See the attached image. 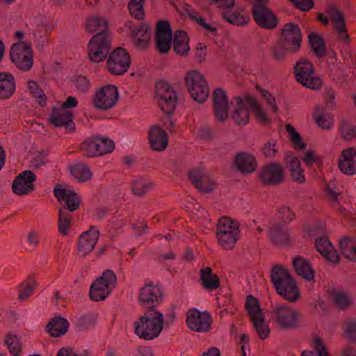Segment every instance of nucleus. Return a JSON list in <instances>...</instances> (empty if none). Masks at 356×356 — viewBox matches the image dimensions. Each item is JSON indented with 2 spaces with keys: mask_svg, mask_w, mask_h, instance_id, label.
Wrapping results in <instances>:
<instances>
[{
  "mask_svg": "<svg viewBox=\"0 0 356 356\" xmlns=\"http://www.w3.org/2000/svg\"><path fill=\"white\" fill-rule=\"evenodd\" d=\"M86 29L88 32H97L88 44V56L91 61L104 60L108 54L111 46V36L108 31L106 20L97 16H91L86 20Z\"/></svg>",
  "mask_w": 356,
  "mask_h": 356,
  "instance_id": "obj_1",
  "label": "nucleus"
},
{
  "mask_svg": "<svg viewBox=\"0 0 356 356\" xmlns=\"http://www.w3.org/2000/svg\"><path fill=\"white\" fill-rule=\"evenodd\" d=\"M213 106L215 118L224 122L229 118L228 97L222 88H216L213 93Z\"/></svg>",
  "mask_w": 356,
  "mask_h": 356,
  "instance_id": "obj_19",
  "label": "nucleus"
},
{
  "mask_svg": "<svg viewBox=\"0 0 356 356\" xmlns=\"http://www.w3.org/2000/svg\"><path fill=\"white\" fill-rule=\"evenodd\" d=\"M334 29L337 31L341 40L348 43L350 40L346 29L344 17L332 22Z\"/></svg>",
  "mask_w": 356,
  "mask_h": 356,
  "instance_id": "obj_54",
  "label": "nucleus"
},
{
  "mask_svg": "<svg viewBox=\"0 0 356 356\" xmlns=\"http://www.w3.org/2000/svg\"><path fill=\"white\" fill-rule=\"evenodd\" d=\"M97 145L95 138L88 139L81 143L80 149L86 156H96L97 155Z\"/></svg>",
  "mask_w": 356,
  "mask_h": 356,
  "instance_id": "obj_51",
  "label": "nucleus"
},
{
  "mask_svg": "<svg viewBox=\"0 0 356 356\" xmlns=\"http://www.w3.org/2000/svg\"><path fill=\"white\" fill-rule=\"evenodd\" d=\"M188 179L197 189L200 190V170L199 168L188 172Z\"/></svg>",
  "mask_w": 356,
  "mask_h": 356,
  "instance_id": "obj_63",
  "label": "nucleus"
},
{
  "mask_svg": "<svg viewBox=\"0 0 356 356\" xmlns=\"http://www.w3.org/2000/svg\"><path fill=\"white\" fill-rule=\"evenodd\" d=\"M151 147L156 151H162L168 145V137L166 131L157 125L151 127L149 132Z\"/></svg>",
  "mask_w": 356,
  "mask_h": 356,
  "instance_id": "obj_27",
  "label": "nucleus"
},
{
  "mask_svg": "<svg viewBox=\"0 0 356 356\" xmlns=\"http://www.w3.org/2000/svg\"><path fill=\"white\" fill-rule=\"evenodd\" d=\"M27 85L30 93L37 99L40 106H44L46 104V96L43 90L35 81H29Z\"/></svg>",
  "mask_w": 356,
  "mask_h": 356,
  "instance_id": "obj_47",
  "label": "nucleus"
},
{
  "mask_svg": "<svg viewBox=\"0 0 356 356\" xmlns=\"http://www.w3.org/2000/svg\"><path fill=\"white\" fill-rule=\"evenodd\" d=\"M277 145V143L275 140H270L266 143L262 148L264 156L268 158H273L275 156L278 152Z\"/></svg>",
  "mask_w": 356,
  "mask_h": 356,
  "instance_id": "obj_56",
  "label": "nucleus"
},
{
  "mask_svg": "<svg viewBox=\"0 0 356 356\" xmlns=\"http://www.w3.org/2000/svg\"><path fill=\"white\" fill-rule=\"evenodd\" d=\"M78 102L75 97L70 96L63 102L60 109L54 108L50 115V120L56 127H65L67 131L70 132L74 129L72 114L67 108L76 106Z\"/></svg>",
  "mask_w": 356,
  "mask_h": 356,
  "instance_id": "obj_11",
  "label": "nucleus"
},
{
  "mask_svg": "<svg viewBox=\"0 0 356 356\" xmlns=\"http://www.w3.org/2000/svg\"><path fill=\"white\" fill-rule=\"evenodd\" d=\"M98 237L99 231L94 227L85 232L79 238L78 243L79 254L85 256L91 252L97 242Z\"/></svg>",
  "mask_w": 356,
  "mask_h": 356,
  "instance_id": "obj_24",
  "label": "nucleus"
},
{
  "mask_svg": "<svg viewBox=\"0 0 356 356\" xmlns=\"http://www.w3.org/2000/svg\"><path fill=\"white\" fill-rule=\"evenodd\" d=\"M213 321L211 315L209 312H202V332H209L211 327Z\"/></svg>",
  "mask_w": 356,
  "mask_h": 356,
  "instance_id": "obj_60",
  "label": "nucleus"
},
{
  "mask_svg": "<svg viewBox=\"0 0 356 356\" xmlns=\"http://www.w3.org/2000/svg\"><path fill=\"white\" fill-rule=\"evenodd\" d=\"M19 42L13 44L10 50V58L12 61L19 69L26 71L33 65V56L31 44L22 41L24 33L18 31L15 33Z\"/></svg>",
  "mask_w": 356,
  "mask_h": 356,
  "instance_id": "obj_8",
  "label": "nucleus"
},
{
  "mask_svg": "<svg viewBox=\"0 0 356 356\" xmlns=\"http://www.w3.org/2000/svg\"><path fill=\"white\" fill-rule=\"evenodd\" d=\"M333 303L339 309L345 310L353 305L352 298L344 291L332 289L329 291Z\"/></svg>",
  "mask_w": 356,
  "mask_h": 356,
  "instance_id": "obj_33",
  "label": "nucleus"
},
{
  "mask_svg": "<svg viewBox=\"0 0 356 356\" xmlns=\"http://www.w3.org/2000/svg\"><path fill=\"white\" fill-rule=\"evenodd\" d=\"M144 0H131L129 4V10L132 16L138 19H141L144 16L143 5Z\"/></svg>",
  "mask_w": 356,
  "mask_h": 356,
  "instance_id": "obj_55",
  "label": "nucleus"
},
{
  "mask_svg": "<svg viewBox=\"0 0 356 356\" xmlns=\"http://www.w3.org/2000/svg\"><path fill=\"white\" fill-rule=\"evenodd\" d=\"M163 291L161 286L152 282H147L140 289L139 301L143 307L147 309H154L163 300Z\"/></svg>",
  "mask_w": 356,
  "mask_h": 356,
  "instance_id": "obj_14",
  "label": "nucleus"
},
{
  "mask_svg": "<svg viewBox=\"0 0 356 356\" xmlns=\"http://www.w3.org/2000/svg\"><path fill=\"white\" fill-rule=\"evenodd\" d=\"M268 236L272 243L277 245H287L291 241L287 227L279 222L273 224L270 227Z\"/></svg>",
  "mask_w": 356,
  "mask_h": 356,
  "instance_id": "obj_25",
  "label": "nucleus"
},
{
  "mask_svg": "<svg viewBox=\"0 0 356 356\" xmlns=\"http://www.w3.org/2000/svg\"><path fill=\"white\" fill-rule=\"evenodd\" d=\"M293 266L297 274L306 280L312 281L314 280L315 271L307 259L301 257H296L293 260Z\"/></svg>",
  "mask_w": 356,
  "mask_h": 356,
  "instance_id": "obj_31",
  "label": "nucleus"
},
{
  "mask_svg": "<svg viewBox=\"0 0 356 356\" xmlns=\"http://www.w3.org/2000/svg\"><path fill=\"white\" fill-rule=\"evenodd\" d=\"M216 186L214 181L207 176L202 175V193H211Z\"/></svg>",
  "mask_w": 356,
  "mask_h": 356,
  "instance_id": "obj_62",
  "label": "nucleus"
},
{
  "mask_svg": "<svg viewBox=\"0 0 356 356\" xmlns=\"http://www.w3.org/2000/svg\"><path fill=\"white\" fill-rule=\"evenodd\" d=\"M286 130L290 135V140L293 143L296 148L301 150L305 149L306 145L302 140L300 134L296 131L295 128L291 124H287Z\"/></svg>",
  "mask_w": 356,
  "mask_h": 356,
  "instance_id": "obj_52",
  "label": "nucleus"
},
{
  "mask_svg": "<svg viewBox=\"0 0 356 356\" xmlns=\"http://www.w3.org/2000/svg\"><path fill=\"white\" fill-rule=\"evenodd\" d=\"M5 344L13 356H19L22 350V342L16 334L8 333L5 337Z\"/></svg>",
  "mask_w": 356,
  "mask_h": 356,
  "instance_id": "obj_43",
  "label": "nucleus"
},
{
  "mask_svg": "<svg viewBox=\"0 0 356 356\" xmlns=\"http://www.w3.org/2000/svg\"><path fill=\"white\" fill-rule=\"evenodd\" d=\"M185 81L192 98L200 102V74L197 71H191L186 74Z\"/></svg>",
  "mask_w": 356,
  "mask_h": 356,
  "instance_id": "obj_32",
  "label": "nucleus"
},
{
  "mask_svg": "<svg viewBox=\"0 0 356 356\" xmlns=\"http://www.w3.org/2000/svg\"><path fill=\"white\" fill-rule=\"evenodd\" d=\"M163 327V316L155 309H147L135 323L134 331L139 337L152 340L157 337Z\"/></svg>",
  "mask_w": 356,
  "mask_h": 356,
  "instance_id": "obj_4",
  "label": "nucleus"
},
{
  "mask_svg": "<svg viewBox=\"0 0 356 356\" xmlns=\"http://www.w3.org/2000/svg\"><path fill=\"white\" fill-rule=\"evenodd\" d=\"M151 188L150 182L145 178H137L132 181V191L136 195H143Z\"/></svg>",
  "mask_w": 356,
  "mask_h": 356,
  "instance_id": "obj_48",
  "label": "nucleus"
},
{
  "mask_svg": "<svg viewBox=\"0 0 356 356\" xmlns=\"http://www.w3.org/2000/svg\"><path fill=\"white\" fill-rule=\"evenodd\" d=\"M16 84L14 76L8 72H0V99H8L15 93Z\"/></svg>",
  "mask_w": 356,
  "mask_h": 356,
  "instance_id": "obj_29",
  "label": "nucleus"
},
{
  "mask_svg": "<svg viewBox=\"0 0 356 356\" xmlns=\"http://www.w3.org/2000/svg\"><path fill=\"white\" fill-rule=\"evenodd\" d=\"M314 118L318 126L323 129H330L333 124L332 119L326 114L323 113L320 108H317L314 113Z\"/></svg>",
  "mask_w": 356,
  "mask_h": 356,
  "instance_id": "obj_49",
  "label": "nucleus"
},
{
  "mask_svg": "<svg viewBox=\"0 0 356 356\" xmlns=\"http://www.w3.org/2000/svg\"><path fill=\"white\" fill-rule=\"evenodd\" d=\"M290 172L293 181L302 184L305 181L304 170L300 168L299 159L294 156L290 161Z\"/></svg>",
  "mask_w": 356,
  "mask_h": 356,
  "instance_id": "obj_41",
  "label": "nucleus"
},
{
  "mask_svg": "<svg viewBox=\"0 0 356 356\" xmlns=\"http://www.w3.org/2000/svg\"><path fill=\"white\" fill-rule=\"evenodd\" d=\"M339 168L345 175L356 174V149L354 147L342 151L339 157Z\"/></svg>",
  "mask_w": 356,
  "mask_h": 356,
  "instance_id": "obj_22",
  "label": "nucleus"
},
{
  "mask_svg": "<svg viewBox=\"0 0 356 356\" xmlns=\"http://www.w3.org/2000/svg\"><path fill=\"white\" fill-rule=\"evenodd\" d=\"M35 282L33 278H29V282L23 284L19 290V297L21 300L26 299L33 292Z\"/></svg>",
  "mask_w": 356,
  "mask_h": 356,
  "instance_id": "obj_57",
  "label": "nucleus"
},
{
  "mask_svg": "<svg viewBox=\"0 0 356 356\" xmlns=\"http://www.w3.org/2000/svg\"><path fill=\"white\" fill-rule=\"evenodd\" d=\"M340 250L343 255L350 261H356V244L348 237L340 241Z\"/></svg>",
  "mask_w": 356,
  "mask_h": 356,
  "instance_id": "obj_39",
  "label": "nucleus"
},
{
  "mask_svg": "<svg viewBox=\"0 0 356 356\" xmlns=\"http://www.w3.org/2000/svg\"><path fill=\"white\" fill-rule=\"evenodd\" d=\"M220 285L219 276L209 267L202 268V286L207 291L217 290Z\"/></svg>",
  "mask_w": 356,
  "mask_h": 356,
  "instance_id": "obj_30",
  "label": "nucleus"
},
{
  "mask_svg": "<svg viewBox=\"0 0 356 356\" xmlns=\"http://www.w3.org/2000/svg\"><path fill=\"white\" fill-rule=\"evenodd\" d=\"M222 17L227 22L236 26H243L249 20L248 16H245L238 10L225 9L221 11Z\"/></svg>",
  "mask_w": 356,
  "mask_h": 356,
  "instance_id": "obj_37",
  "label": "nucleus"
},
{
  "mask_svg": "<svg viewBox=\"0 0 356 356\" xmlns=\"http://www.w3.org/2000/svg\"><path fill=\"white\" fill-rule=\"evenodd\" d=\"M174 51L177 54L185 56L190 50L188 38L186 33L181 30H177L175 33Z\"/></svg>",
  "mask_w": 356,
  "mask_h": 356,
  "instance_id": "obj_34",
  "label": "nucleus"
},
{
  "mask_svg": "<svg viewBox=\"0 0 356 356\" xmlns=\"http://www.w3.org/2000/svg\"><path fill=\"white\" fill-rule=\"evenodd\" d=\"M244 100L249 104L259 123L264 124L270 123L269 118L266 114L262 106L259 104L257 99L255 97L246 95L244 97Z\"/></svg>",
  "mask_w": 356,
  "mask_h": 356,
  "instance_id": "obj_35",
  "label": "nucleus"
},
{
  "mask_svg": "<svg viewBox=\"0 0 356 356\" xmlns=\"http://www.w3.org/2000/svg\"><path fill=\"white\" fill-rule=\"evenodd\" d=\"M309 42L314 54L318 58L326 55V47L324 40L316 33H310L308 35Z\"/></svg>",
  "mask_w": 356,
  "mask_h": 356,
  "instance_id": "obj_38",
  "label": "nucleus"
},
{
  "mask_svg": "<svg viewBox=\"0 0 356 356\" xmlns=\"http://www.w3.org/2000/svg\"><path fill=\"white\" fill-rule=\"evenodd\" d=\"M117 277L113 271L106 270L95 281L90 289V296L95 301L104 300L115 287Z\"/></svg>",
  "mask_w": 356,
  "mask_h": 356,
  "instance_id": "obj_9",
  "label": "nucleus"
},
{
  "mask_svg": "<svg viewBox=\"0 0 356 356\" xmlns=\"http://www.w3.org/2000/svg\"><path fill=\"white\" fill-rule=\"evenodd\" d=\"M130 65V57L126 49L118 47L110 54L107 60L108 71L120 75L127 71Z\"/></svg>",
  "mask_w": 356,
  "mask_h": 356,
  "instance_id": "obj_15",
  "label": "nucleus"
},
{
  "mask_svg": "<svg viewBox=\"0 0 356 356\" xmlns=\"http://www.w3.org/2000/svg\"><path fill=\"white\" fill-rule=\"evenodd\" d=\"M118 98V92L116 87L108 85L96 92L93 100L94 106L102 110H108L116 104Z\"/></svg>",
  "mask_w": 356,
  "mask_h": 356,
  "instance_id": "obj_17",
  "label": "nucleus"
},
{
  "mask_svg": "<svg viewBox=\"0 0 356 356\" xmlns=\"http://www.w3.org/2000/svg\"><path fill=\"white\" fill-rule=\"evenodd\" d=\"M243 99L241 97L236 96L233 99L234 102L231 103L233 104L234 102L230 118L238 126H245L250 120V112Z\"/></svg>",
  "mask_w": 356,
  "mask_h": 356,
  "instance_id": "obj_21",
  "label": "nucleus"
},
{
  "mask_svg": "<svg viewBox=\"0 0 356 356\" xmlns=\"http://www.w3.org/2000/svg\"><path fill=\"white\" fill-rule=\"evenodd\" d=\"M245 308L248 312L251 321L263 316L261 309L260 308L259 300L252 295L247 297Z\"/></svg>",
  "mask_w": 356,
  "mask_h": 356,
  "instance_id": "obj_40",
  "label": "nucleus"
},
{
  "mask_svg": "<svg viewBox=\"0 0 356 356\" xmlns=\"http://www.w3.org/2000/svg\"><path fill=\"white\" fill-rule=\"evenodd\" d=\"M186 323L190 330L200 332V311L196 308L190 309L186 314Z\"/></svg>",
  "mask_w": 356,
  "mask_h": 356,
  "instance_id": "obj_44",
  "label": "nucleus"
},
{
  "mask_svg": "<svg viewBox=\"0 0 356 356\" xmlns=\"http://www.w3.org/2000/svg\"><path fill=\"white\" fill-rule=\"evenodd\" d=\"M239 223L229 217H221L218 222L216 236L220 245L226 250H232L238 240Z\"/></svg>",
  "mask_w": 356,
  "mask_h": 356,
  "instance_id": "obj_7",
  "label": "nucleus"
},
{
  "mask_svg": "<svg viewBox=\"0 0 356 356\" xmlns=\"http://www.w3.org/2000/svg\"><path fill=\"white\" fill-rule=\"evenodd\" d=\"M172 30L165 21L158 23L156 29V44L161 53H167L172 46Z\"/></svg>",
  "mask_w": 356,
  "mask_h": 356,
  "instance_id": "obj_18",
  "label": "nucleus"
},
{
  "mask_svg": "<svg viewBox=\"0 0 356 356\" xmlns=\"http://www.w3.org/2000/svg\"><path fill=\"white\" fill-rule=\"evenodd\" d=\"M270 51L273 58L275 60L280 62L284 59L286 53L289 52V49L280 40H278L277 42L275 45L270 47Z\"/></svg>",
  "mask_w": 356,
  "mask_h": 356,
  "instance_id": "obj_50",
  "label": "nucleus"
},
{
  "mask_svg": "<svg viewBox=\"0 0 356 356\" xmlns=\"http://www.w3.org/2000/svg\"><path fill=\"white\" fill-rule=\"evenodd\" d=\"M294 73L297 81L307 88L316 90L322 86L321 79L314 76V65L307 59H300L296 63Z\"/></svg>",
  "mask_w": 356,
  "mask_h": 356,
  "instance_id": "obj_10",
  "label": "nucleus"
},
{
  "mask_svg": "<svg viewBox=\"0 0 356 356\" xmlns=\"http://www.w3.org/2000/svg\"><path fill=\"white\" fill-rule=\"evenodd\" d=\"M268 314L269 321L279 329L290 330L300 327L301 314L293 307L282 304L275 305Z\"/></svg>",
  "mask_w": 356,
  "mask_h": 356,
  "instance_id": "obj_5",
  "label": "nucleus"
},
{
  "mask_svg": "<svg viewBox=\"0 0 356 356\" xmlns=\"http://www.w3.org/2000/svg\"><path fill=\"white\" fill-rule=\"evenodd\" d=\"M54 195L61 203L64 204V209L59 210L58 230L63 235H66L71 221V217L67 210L70 212L76 210L79 207L80 198L70 186L65 188L60 186H56L54 189Z\"/></svg>",
  "mask_w": 356,
  "mask_h": 356,
  "instance_id": "obj_2",
  "label": "nucleus"
},
{
  "mask_svg": "<svg viewBox=\"0 0 356 356\" xmlns=\"http://www.w3.org/2000/svg\"><path fill=\"white\" fill-rule=\"evenodd\" d=\"M259 179L265 186H276L284 179V170L279 163H271L264 166L259 172Z\"/></svg>",
  "mask_w": 356,
  "mask_h": 356,
  "instance_id": "obj_16",
  "label": "nucleus"
},
{
  "mask_svg": "<svg viewBox=\"0 0 356 356\" xmlns=\"http://www.w3.org/2000/svg\"><path fill=\"white\" fill-rule=\"evenodd\" d=\"M35 179L36 177L33 172L23 171L13 181L12 189L17 195L27 194L33 189V182Z\"/></svg>",
  "mask_w": 356,
  "mask_h": 356,
  "instance_id": "obj_20",
  "label": "nucleus"
},
{
  "mask_svg": "<svg viewBox=\"0 0 356 356\" xmlns=\"http://www.w3.org/2000/svg\"><path fill=\"white\" fill-rule=\"evenodd\" d=\"M317 250L327 261L334 264L339 262V255L334 248L330 240L326 237H320L315 243Z\"/></svg>",
  "mask_w": 356,
  "mask_h": 356,
  "instance_id": "obj_28",
  "label": "nucleus"
},
{
  "mask_svg": "<svg viewBox=\"0 0 356 356\" xmlns=\"http://www.w3.org/2000/svg\"><path fill=\"white\" fill-rule=\"evenodd\" d=\"M222 10L232 9L235 5L236 0H208Z\"/></svg>",
  "mask_w": 356,
  "mask_h": 356,
  "instance_id": "obj_61",
  "label": "nucleus"
},
{
  "mask_svg": "<svg viewBox=\"0 0 356 356\" xmlns=\"http://www.w3.org/2000/svg\"><path fill=\"white\" fill-rule=\"evenodd\" d=\"M156 97L159 107L168 115V120L164 123L168 130L172 131L174 122L170 119L177 104V95L172 86L165 81L156 84Z\"/></svg>",
  "mask_w": 356,
  "mask_h": 356,
  "instance_id": "obj_6",
  "label": "nucleus"
},
{
  "mask_svg": "<svg viewBox=\"0 0 356 356\" xmlns=\"http://www.w3.org/2000/svg\"><path fill=\"white\" fill-rule=\"evenodd\" d=\"M71 175L79 181H86L92 175L90 169L83 163H76L70 168Z\"/></svg>",
  "mask_w": 356,
  "mask_h": 356,
  "instance_id": "obj_42",
  "label": "nucleus"
},
{
  "mask_svg": "<svg viewBox=\"0 0 356 356\" xmlns=\"http://www.w3.org/2000/svg\"><path fill=\"white\" fill-rule=\"evenodd\" d=\"M344 334L350 341H356V322H351L347 325Z\"/></svg>",
  "mask_w": 356,
  "mask_h": 356,
  "instance_id": "obj_64",
  "label": "nucleus"
},
{
  "mask_svg": "<svg viewBox=\"0 0 356 356\" xmlns=\"http://www.w3.org/2000/svg\"><path fill=\"white\" fill-rule=\"evenodd\" d=\"M235 168L242 174H251L257 168L255 157L248 152H240L235 156L234 161Z\"/></svg>",
  "mask_w": 356,
  "mask_h": 356,
  "instance_id": "obj_23",
  "label": "nucleus"
},
{
  "mask_svg": "<svg viewBox=\"0 0 356 356\" xmlns=\"http://www.w3.org/2000/svg\"><path fill=\"white\" fill-rule=\"evenodd\" d=\"M134 42L136 47L145 49L149 45L151 31L149 27L143 22L134 26L131 30Z\"/></svg>",
  "mask_w": 356,
  "mask_h": 356,
  "instance_id": "obj_26",
  "label": "nucleus"
},
{
  "mask_svg": "<svg viewBox=\"0 0 356 356\" xmlns=\"http://www.w3.org/2000/svg\"><path fill=\"white\" fill-rule=\"evenodd\" d=\"M302 38L300 26L295 22H289L283 26L279 40L288 47L289 53L294 54L299 51Z\"/></svg>",
  "mask_w": 356,
  "mask_h": 356,
  "instance_id": "obj_12",
  "label": "nucleus"
},
{
  "mask_svg": "<svg viewBox=\"0 0 356 356\" xmlns=\"http://www.w3.org/2000/svg\"><path fill=\"white\" fill-rule=\"evenodd\" d=\"M95 140L97 145H99L97 147L98 156L110 153L115 147L114 142L108 138L97 136Z\"/></svg>",
  "mask_w": 356,
  "mask_h": 356,
  "instance_id": "obj_45",
  "label": "nucleus"
},
{
  "mask_svg": "<svg viewBox=\"0 0 356 356\" xmlns=\"http://www.w3.org/2000/svg\"><path fill=\"white\" fill-rule=\"evenodd\" d=\"M253 327L256 330L259 339H265L268 337L270 329L268 325L265 322L264 316H259L252 321Z\"/></svg>",
  "mask_w": 356,
  "mask_h": 356,
  "instance_id": "obj_46",
  "label": "nucleus"
},
{
  "mask_svg": "<svg viewBox=\"0 0 356 356\" xmlns=\"http://www.w3.org/2000/svg\"><path fill=\"white\" fill-rule=\"evenodd\" d=\"M294 7L301 11L308 12L314 6V0H288Z\"/></svg>",
  "mask_w": 356,
  "mask_h": 356,
  "instance_id": "obj_58",
  "label": "nucleus"
},
{
  "mask_svg": "<svg viewBox=\"0 0 356 356\" xmlns=\"http://www.w3.org/2000/svg\"><path fill=\"white\" fill-rule=\"evenodd\" d=\"M271 282L277 293L289 302H296L300 297L296 282L289 271L280 265L271 269Z\"/></svg>",
  "mask_w": 356,
  "mask_h": 356,
  "instance_id": "obj_3",
  "label": "nucleus"
},
{
  "mask_svg": "<svg viewBox=\"0 0 356 356\" xmlns=\"http://www.w3.org/2000/svg\"><path fill=\"white\" fill-rule=\"evenodd\" d=\"M356 126L349 124L345 120H341L339 123V131L341 137L346 140H351L355 138Z\"/></svg>",
  "mask_w": 356,
  "mask_h": 356,
  "instance_id": "obj_53",
  "label": "nucleus"
},
{
  "mask_svg": "<svg viewBox=\"0 0 356 356\" xmlns=\"http://www.w3.org/2000/svg\"><path fill=\"white\" fill-rule=\"evenodd\" d=\"M280 219L285 223L290 222L295 217L294 213L288 207L283 206L278 209Z\"/></svg>",
  "mask_w": 356,
  "mask_h": 356,
  "instance_id": "obj_59",
  "label": "nucleus"
},
{
  "mask_svg": "<svg viewBox=\"0 0 356 356\" xmlns=\"http://www.w3.org/2000/svg\"><path fill=\"white\" fill-rule=\"evenodd\" d=\"M67 321L62 317H56L47 325V331L53 337H58L64 334L68 329Z\"/></svg>",
  "mask_w": 356,
  "mask_h": 356,
  "instance_id": "obj_36",
  "label": "nucleus"
},
{
  "mask_svg": "<svg viewBox=\"0 0 356 356\" xmlns=\"http://www.w3.org/2000/svg\"><path fill=\"white\" fill-rule=\"evenodd\" d=\"M267 4L252 5V15L253 19L259 27L271 30L277 26L278 19L276 15L267 6Z\"/></svg>",
  "mask_w": 356,
  "mask_h": 356,
  "instance_id": "obj_13",
  "label": "nucleus"
}]
</instances>
